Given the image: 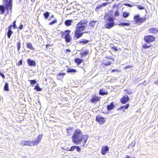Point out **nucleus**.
Wrapping results in <instances>:
<instances>
[{
    "instance_id": "3c124183",
    "label": "nucleus",
    "mask_w": 158,
    "mask_h": 158,
    "mask_svg": "<svg viewBox=\"0 0 158 158\" xmlns=\"http://www.w3.org/2000/svg\"><path fill=\"white\" fill-rule=\"evenodd\" d=\"M12 27H13L12 25H10L8 27V30L11 31V29H12Z\"/></svg>"
},
{
    "instance_id": "f3484780",
    "label": "nucleus",
    "mask_w": 158,
    "mask_h": 158,
    "mask_svg": "<svg viewBox=\"0 0 158 158\" xmlns=\"http://www.w3.org/2000/svg\"><path fill=\"white\" fill-rule=\"evenodd\" d=\"M102 64L106 66L110 65L111 64V62L108 60H104Z\"/></svg>"
},
{
    "instance_id": "7ed1b4c3",
    "label": "nucleus",
    "mask_w": 158,
    "mask_h": 158,
    "mask_svg": "<svg viewBox=\"0 0 158 158\" xmlns=\"http://www.w3.org/2000/svg\"><path fill=\"white\" fill-rule=\"evenodd\" d=\"M12 0H3L4 5H0V14H3L6 10L8 14H11L12 12Z\"/></svg>"
},
{
    "instance_id": "9b49d317",
    "label": "nucleus",
    "mask_w": 158,
    "mask_h": 158,
    "mask_svg": "<svg viewBox=\"0 0 158 158\" xmlns=\"http://www.w3.org/2000/svg\"><path fill=\"white\" fill-rule=\"evenodd\" d=\"M114 22H108L105 25V26L106 28L109 29L112 27L114 26Z\"/></svg>"
},
{
    "instance_id": "a878e982",
    "label": "nucleus",
    "mask_w": 158,
    "mask_h": 158,
    "mask_svg": "<svg viewBox=\"0 0 158 158\" xmlns=\"http://www.w3.org/2000/svg\"><path fill=\"white\" fill-rule=\"evenodd\" d=\"M27 47L30 49L32 50H34V48H33L32 44L31 43H28L27 44Z\"/></svg>"
},
{
    "instance_id": "6ab92c4d",
    "label": "nucleus",
    "mask_w": 158,
    "mask_h": 158,
    "mask_svg": "<svg viewBox=\"0 0 158 158\" xmlns=\"http://www.w3.org/2000/svg\"><path fill=\"white\" fill-rule=\"evenodd\" d=\"M108 93L107 92H106L104 90L101 89L100 90L99 92V94L102 95H107Z\"/></svg>"
},
{
    "instance_id": "39448f33",
    "label": "nucleus",
    "mask_w": 158,
    "mask_h": 158,
    "mask_svg": "<svg viewBox=\"0 0 158 158\" xmlns=\"http://www.w3.org/2000/svg\"><path fill=\"white\" fill-rule=\"evenodd\" d=\"M144 40L146 42L149 43L154 41L155 40V38L154 36L149 35L145 36Z\"/></svg>"
},
{
    "instance_id": "6e6d98bb",
    "label": "nucleus",
    "mask_w": 158,
    "mask_h": 158,
    "mask_svg": "<svg viewBox=\"0 0 158 158\" xmlns=\"http://www.w3.org/2000/svg\"><path fill=\"white\" fill-rule=\"evenodd\" d=\"M66 52H71V51L70 49H67L66 50Z\"/></svg>"
},
{
    "instance_id": "c85d7f7f",
    "label": "nucleus",
    "mask_w": 158,
    "mask_h": 158,
    "mask_svg": "<svg viewBox=\"0 0 158 158\" xmlns=\"http://www.w3.org/2000/svg\"><path fill=\"white\" fill-rule=\"evenodd\" d=\"M118 25L120 26H130V24L128 23H120Z\"/></svg>"
},
{
    "instance_id": "052dcab7",
    "label": "nucleus",
    "mask_w": 158,
    "mask_h": 158,
    "mask_svg": "<svg viewBox=\"0 0 158 158\" xmlns=\"http://www.w3.org/2000/svg\"><path fill=\"white\" fill-rule=\"evenodd\" d=\"M99 9V8H97V7L96 8V9H95V10L96 11H98V10Z\"/></svg>"
},
{
    "instance_id": "dca6fc26",
    "label": "nucleus",
    "mask_w": 158,
    "mask_h": 158,
    "mask_svg": "<svg viewBox=\"0 0 158 158\" xmlns=\"http://www.w3.org/2000/svg\"><path fill=\"white\" fill-rule=\"evenodd\" d=\"M89 54V51L88 50L85 49L84 51L81 52L80 53V55H81L82 56H85Z\"/></svg>"
},
{
    "instance_id": "680f3d73",
    "label": "nucleus",
    "mask_w": 158,
    "mask_h": 158,
    "mask_svg": "<svg viewBox=\"0 0 158 158\" xmlns=\"http://www.w3.org/2000/svg\"><path fill=\"white\" fill-rule=\"evenodd\" d=\"M99 9V8H97V7L96 8V9H95V10L96 11H98V10Z\"/></svg>"
},
{
    "instance_id": "09e8293b",
    "label": "nucleus",
    "mask_w": 158,
    "mask_h": 158,
    "mask_svg": "<svg viewBox=\"0 0 158 158\" xmlns=\"http://www.w3.org/2000/svg\"><path fill=\"white\" fill-rule=\"evenodd\" d=\"M22 62L23 60H21L19 61L18 63V64L19 66H20V65H21L22 64Z\"/></svg>"
},
{
    "instance_id": "6e6552de",
    "label": "nucleus",
    "mask_w": 158,
    "mask_h": 158,
    "mask_svg": "<svg viewBox=\"0 0 158 158\" xmlns=\"http://www.w3.org/2000/svg\"><path fill=\"white\" fill-rule=\"evenodd\" d=\"M42 136V135L41 134L39 135L37 138V140L34 141H33V142H34L33 143L34 146L37 145L41 141Z\"/></svg>"
},
{
    "instance_id": "72a5a7b5",
    "label": "nucleus",
    "mask_w": 158,
    "mask_h": 158,
    "mask_svg": "<svg viewBox=\"0 0 158 158\" xmlns=\"http://www.w3.org/2000/svg\"><path fill=\"white\" fill-rule=\"evenodd\" d=\"M129 15V14L128 13H127L126 12H123V16L124 18H126Z\"/></svg>"
},
{
    "instance_id": "412c9836",
    "label": "nucleus",
    "mask_w": 158,
    "mask_h": 158,
    "mask_svg": "<svg viewBox=\"0 0 158 158\" xmlns=\"http://www.w3.org/2000/svg\"><path fill=\"white\" fill-rule=\"evenodd\" d=\"M89 42V41L88 40H87L85 39H83L81 40L79 42V43L82 44H86L88 43Z\"/></svg>"
},
{
    "instance_id": "864d4df0",
    "label": "nucleus",
    "mask_w": 158,
    "mask_h": 158,
    "mask_svg": "<svg viewBox=\"0 0 158 158\" xmlns=\"http://www.w3.org/2000/svg\"><path fill=\"white\" fill-rule=\"evenodd\" d=\"M23 28V25H20L19 27V29L21 30Z\"/></svg>"
},
{
    "instance_id": "c9c22d12",
    "label": "nucleus",
    "mask_w": 158,
    "mask_h": 158,
    "mask_svg": "<svg viewBox=\"0 0 158 158\" xmlns=\"http://www.w3.org/2000/svg\"><path fill=\"white\" fill-rule=\"evenodd\" d=\"M56 23H57V20L56 19H55L54 20L52 21L49 23V25H53Z\"/></svg>"
},
{
    "instance_id": "cd10ccee",
    "label": "nucleus",
    "mask_w": 158,
    "mask_h": 158,
    "mask_svg": "<svg viewBox=\"0 0 158 158\" xmlns=\"http://www.w3.org/2000/svg\"><path fill=\"white\" fill-rule=\"evenodd\" d=\"M77 70L75 69H71L69 68L67 71V72L69 73H76L77 72Z\"/></svg>"
},
{
    "instance_id": "c03bdc74",
    "label": "nucleus",
    "mask_w": 158,
    "mask_h": 158,
    "mask_svg": "<svg viewBox=\"0 0 158 158\" xmlns=\"http://www.w3.org/2000/svg\"><path fill=\"white\" fill-rule=\"evenodd\" d=\"M76 148V146H73L71 147L70 149L69 150V151H73Z\"/></svg>"
},
{
    "instance_id": "a211bd4d",
    "label": "nucleus",
    "mask_w": 158,
    "mask_h": 158,
    "mask_svg": "<svg viewBox=\"0 0 158 158\" xmlns=\"http://www.w3.org/2000/svg\"><path fill=\"white\" fill-rule=\"evenodd\" d=\"M74 61L77 65H79L83 62L82 60L78 58H75Z\"/></svg>"
},
{
    "instance_id": "0eeeda50",
    "label": "nucleus",
    "mask_w": 158,
    "mask_h": 158,
    "mask_svg": "<svg viewBox=\"0 0 158 158\" xmlns=\"http://www.w3.org/2000/svg\"><path fill=\"white\" fill-rule=\"evenodd\" d=\"M33 141L29 140H24L21 142V144L24 146H34Z\"/></svg>"
},
{
    "instance_id": "393cba45",
    "label": "nucleus",
    "mask_w": 158,
    "mask_h": 158,
    "mask_svg": "<svg viewBox=\"0 0 158 158\" xmlns=\"http://www.w3.org/2000/svg\"><path fill=\"white\" fill-rule=\"evenodd\" d=\"M70 32V30H66L65 31L64 33L62 36H63L64 35L65 36H70L69 33Z\"/></svg>"
},
{
    "instance_id": "9d476101",
    "label": "nucleus",
    "mask_w": 158,
    "mask_h": 158,
    "mask_svg": "<svg viewBox=\"0 0 158 158\" xmlns=\"http://www.w3.org/2000/svg\"><path fill=\"white\" fill-rule=\"evenodd\" d=\"M129 98L127 95H126L123 97L121 100V102L123 103H126L129 100Z\"/></svg>"
},
{
    "instance_id": "c756f323",
    "label": "nucleus",
    "mask_w": 158,
    "mask_h": 158,
    "mask_svg": "<svg viewBox=\"0 0 158 158\" xmlns=\"http://www.w3.org/2000/svg\"><path fill=\"white\" fill-rule=\"evenodd\" d=\"M34 89H36L38 91H40L42 90V89L40 87L38 84L36 85Z\"/></svg>"
},
{
    "instance_id": "473e14b6",
    "label": "nucleus",
    "mask_w": 158,
    "mask_h": 158,
    "mask_svg": "<svg viewBox=\"0 0 158 158\" xmlns=\"http://www.w3.org/2000/svg\"><path fill=\"white\" fill-rule=\"evenodd\" d=\"M44 15L45 17V19H47L48 18L49 15V13L48 12H47L44 14Z\"/></svg>"
},
{
    "instance_id": "5701e85b",
    "label": "nucleus",
    "mask_w": 158,
    "mask_h": 158,
    "mask_svg": "<svg viewBox=\"0 0 158 158\" xmlns=\"http://www.w3.org/2000/svg\"><path fill=\"white\" fill-rule=\"evenodd\" d=\"M64 38L65 40V41L66 43H69L70 42L71 40V37H70V36H65Z\"/></svg>"
},
{
    "instance_id": "49530a36",
    "label": "nucleus",
    "mask_w": 158,
    "mask_h": 158,
    "mask_svg": "<svg viewBox=\"0 0 158 158\" xmlns=\"http://www.w3.org/2000/svg\"><path fill=\"white\" fill-rule=\"evenodd\" d=\"M131 67H132V66L131 65H127L125 67L124 69H126Z\"/></svg>"
},
{
    "instance_id": "69168bd1",
    "label": "nucleus",
    "mask_w": 158,
    "mask_h": 158,
    "mask_svg": "<svg viewBox=\"0 0 158 158\" xmlns=\"http://www.w3.org/2000/svg\"><path fill=\"white\" fill-rule=\"evenodd\" d=\"M84 33H87V32L86 31H85L84 32H83Z\"/></svg>"
},
{
    "instance_id": "f03ea898",
    "label": "nucleus",
    "mask_w": 158,
    "mask_h": 158,
    "mask_svg": "<svg viewBox=\"0 0 158 158\" xmlns=\"http://www.w3.org/2000/svg\"><path fill=\"white\" fill-rule=\"evenodd\" d=\"M87 26V22L84 20H81L76 25V30L74 34L77 39L82 36L84 33H81L85 29Z\"/></svg>"
},
{
    "instance_id": "bb28decb",
    "label": "nucleus",
    "mask_w": 158,
    "mask_h": 158,
    "mask_svg": "<svg viewBox=\"0 0 158 158\" xmlns=\"http://www.w3.org/2000/svg\"><path fill=\"white\" fill-rule=\"evenodd\" d=\"M135 145V142L133 141L128 146V148H132L134 147Z\"/></svg>"
},
{
    "instance_id": "bf43d9fd",
    "label": "nucleus",
    "mask_w": 158,
    "mask_h": 158,
    "mask_svg": "<svg viewBox=\"0 0 158 158\" xmlns=\"http://www.w3.org/2000/svg\"><path fill=\"white\" fill-rule=\"evenodd\" d=\"M54 16L53 15H52L51 16V17H50L51 19L52 18H54Z\"/></svg>"
},
{
    "instance_id": "8fccbe9b",
    "label": "nucleus",
    "mask_w": 158,
    "mask_h": 158,
    "mask_svg": "<svg viewBox=\"0 0 158 158\" xmlns=\"http://www.w3.org/2000/svg\"><path fill=\"white\" fill-rule=\"evenodd\" d=\"M76 150L77 152H79L80 151L81 149L80 147H76Z\"/></svg>"
},
{
    "instance_id": "4d7b16f0",
    "label": "nucleus",
    "mask_w": 158,
    "mask_h": 158,
    "mask_svg": "<svg viewBox=\"0 0 158 158\" xmlns=\"http://www.w3.org/2000/svg\"><path fill=\"white\" fill-rule=\"evenodd\" d=\"M111 71L112 72H114L115 71H117V69H113V70H112Z\"/></svg>"
},
{
    "instance_id": "37998d69",
    "label": "nucleus",
    "mask_w": 158,
    "mask_h": 158,
    "mask_svg": "<svg viewBox=\"0 0 158 158\" xmlns=\"http://www.w3.org/2000/svg\"><path fill=\"white\" fill-rule=\"evenodd\" d=\"M16 22V21H14L13 23V25L12 26L13 27L14 29H15V28H17L16 25L15 24Z\"/></svg>"
},
{
    "instance_id": "aec40b11",
    "label": "nucleus",
    "mask_w": 158,
    "mask_h": 158,
    "mask_svg": "<svg viewBox=\"0 0 158 158\" xmlns=\"http://www.w3.org/2000/svg\"><path fill=\"white\" fill-rule=\"evenodd\" d=\"M72 22L71 20H67L65 21L64 24L67 26H69L71 25Z\"/></svg>"
},
{
    "instance_id": "a18cd8bd",
    "label": "nucleus",
    "mask_w": 158,
    "mask_h": 158,
    "mask_svg": "<svg viewBox=\"0 0 158 158\" xmlns=\"http://www.w3.org/2000/svg\"><path fill=\"white\" fill-rule=\"evenodd\" d=\"M108 5V2H105V3H103L102 4H101L102 7L105 6H106Z\"/></svg>"
},
{
    "instance_id": "ddd939ff",
    "label": "nucleus",
    "mask_w": 158,
    "mask_h": 158,
    "mask_svg": "<svg viewBox=\"0 0 158 158\" xmlns=\"http://www.w3.org/2000/svg\"><path fill=\"white\" fill-rule=\"evenodd\" d=\"M149 32L153 34L156 33L158 32V29L155 27H152L150 28L149 30Z\"/></svg>"
},
{
    "instance_id": "de8ad7c7",
    "label": "nucleus",
    "mask_w": 158,
    "mask_h": 158,
    "mask_svg": "<svg viewBox=\"0 0 158 158\" xmlns=\"http://www.w3.org/2000/svg\"><path fill=\"white\" fill-rule=\"evenodd\" d=\"M65 74V73H60L58 74L59 76H64Z\"/></svg>"
},
{
    "instance_id": "338daca9",
    "label": "nucleus",
    "mask_w": 158,
    "mask_h": 158,
    "mask_svg": "<svg viewBox=\"0 0 158 158\" xmlns=\"http://www.w3.org/2000/svg\"><path fill=\"white\" fill-rule=\"evenodd\" d=\"M35 0H31V1H33V2H34V1Z\"/></svg>"
},
{
    "instance_id": "423d86ee",
    "label": "nucleus",
    "mask_w": 158,
    "mask_h": 158,
    "mask_svg": "<svg viewBox=\"0 0 158 158\" xmlns=\"http://www.w3.org/2000/svg\"><path fill=\"white\" fill-rule=\"evenodd\" d=\"M96 120L101 124H103L106 120L105 118L100 115H98L96 117Z\"/></svg>"
},
{
    "instance_id": "5fc2aeb1",
    "label": "nucleus",
    "mask_w": 158,
    "mask_h": 158,
    "mask_svg": "<svg viewBox=\"0 0 158 158\" xmlns=\"http://www.w3.org/2000/svg\"><path fill=\"white\" fill-rule=\"evenodd\" d=\"M102 7V5H98L97 6V8L101 9Z\"/></svg>"
},
{
    "instance_id": "f257e3e1",
    "label": "nucleus",
    "mask_w": 158,
    "mask_h": 158,
    "mask_svg": "<svg viewBox=\"0 0 158 158\" xmlns=\"http://www.w3.org/2000/svg\"><path fill=\"white\" fill-rule=\"evenodd\" d=\"M87 139V135H83L81 131L78 129L75 131L72 137L73 142L76 144L81 143V147L85 146Z\"/></svg>"
},
{
    "instance_id": "603ef678",
    "label": "nucleus",
    "mask_w": 158,
    "mask_h": 158,
    "mask_svg": "<svg viewBox=\"0 0 158 158\" xmlns=\"http://www.w3.org/2000/svg\"><path fill=\"white\" fill-rule=\"evenodd\" d=\"M124 5L127 6H129V7H131L132 6V5H131L129 4H125Z\"/></svg>"
},
{
    "instance_id": "7c9ffc66",
    "label": "nucleus",
    "mask_w": 158,
    "mask_h": 158,
    "mask_svg": "<svg viewBox=\"0 0 158 158\" xmlns=\"http://www.w3.org/2000/svg\"><path fill=\"white\" fill-rule=\"evenodd\" d=\"M13 33V32L12 31H9L8 30L7 33V37L9 38H10L11 36V35Z\"/></svg>"
},
{
    "instance_id": "1a4fd4ad",
    "label": "nucleus",
    "mask_w": 158,
    "mask_h": 158,
    "mask_svg": "<svg viewBox=\"0 0 158 158\" xmlns=\"http://www.w3.org/2000/svg\"><path fill=\"white\" fill-rule=\"evenodd\" d=\"M109 151V148L107 146H103L101 149V152L103 155H105L106 154L107 152Z\"/></svg>"
},
{
    "instance_id": "0e129e2a",
    "label": "nucleus",
    "mask_w": 158,
    "mask_h": 158,
    "mask_svg": "<svg viewBox=\"0 0 158 158\" xmlns=\"http://www.w3.org/2000/svg\"><path fill=\"white\" fill-rule=\"evenodd\" d=\"M51 19L50 18H49V20H51Z\"/></svg>"
},
{
    "instance_id": "f704fd0d",
    "label": "nucleus",
    "mask_w": 158,
    "mask_h": 158,
    "mask_svg": "<svg viewBox=\"0 0 158 158\" xmlns=\"http://www.w3.org/2000/svg\"><path fill=\"white\" fill-rule=\"evenodd\" d=\"M30 82V84L31 85H33L35 84L36 82V81L35 80H29Z\"/></svg>"
},
{
    "instance_id": "774afa93",
    "label": "nucleus",
    "mask_w": 158,
    "mask_h": 158,
    "mask_svg": "<svg viewBox=\"0 0 158 158\" xmlns=\"http://www.w3.org/2000/svg\"><path fill=\"white\" fill-rule=\"evenodd\" d=\"M125 91H127V90H126V89H125Z\"/></svg>"
},
{
    "instance_id": "ea45409f",
    "label": "nucleus",
    "mask_w": 158,
    "mask_h": 158,
    "mask_svg": "<svg viewBox=\"0 0 158 158\" xmlns=\"http://www.w3.org/2000/svg\"><path fill=\"white\" fill-rule=\"evenodd\" d=\"M137 8L140 10H142L144 9V7L142 6L137 5Z\"/></svg>"
},
{
    "instance_id": "f8f14e48",
    "label": "nucleus",
    "mask_w": 158,
    "mask_h": 158,
    "mask_svg": "<svg viewBox=\"0 0 158 158\" xmlns=\"http://www.w3.org/2000/svg\"><path fill=\"white\" fill-rule=\"evenodd\" d=\"M27 62L28 65L30 66H35L36 65L35 62V61L31 60L30 59H29L27 60Z\"/></svg>"
},
{
    "instance_id": "e433bc0d",
    "label": "nucleus",
    "mask_w": 158,
    "mask_h": 158,
    "mask_svg": "<svg viewBox=\"0 0 158 158\" xmlns=\"http://www.w3.org/2000/svg\"><path fill=\"white\" fill-rule=\"evenodd\" d=\"M20 45H21V43L20 41L18 42L17 44V47L18 49V51L19 52L20 50Z\"/></svg>"
},
{
    "instance_id": "2eb2a0df",
    "label": "nucleus",
    "mask_w": 158,
    "mask_h": 158,
    "mask_svg": "<svg viewBox=\"0 0 158 158\" xmlns=\"http://www.w3.org/2000/svg\"><path fill=\"white\" fill-rule=\"evenodd\" d=\"M114 107V105L113 102H111L110 105L107 106V109L108 110H111L113 109Z\"/></svg>"
},
{
    "instance_id": "2f4dec72",
    "label": "nucleus",
    "mask_w": 158,
    "mask_h": 158,
    "mask_svg": "<svg viewBox=\"0 0 158 158\" xmlns=\"http://www.w3.org/2000/svg\"><path fill=\"white\" fill-rule=\"evenodd\" d=\"M4 90L6 91L9 90L8 84L7 83H6L5 84L4 86Z\"/></svg>"
},
{
    "instance_id": "b1692460",
    "label": "nucleus",
    "mask_w": 158,
    "mask_h": 158,
    "mask_svg": "<svg viewBox=\"0 0 158 158\" xmlns=\"http://www.w3.org/2000/svg\"><path fill=\"white\" fill-rule=\"evenodd\" d=\"M72 129L73 128L71 127H69L67 129V133L69 134V135H68V136L71 134L72 132Z\"/></svg>"
},
{
    "instance_id": "4be33fe9",
    "label": "nucleus",
    "mask_w": 158,
    "mask_h": 158,
    "mask_svg": "<svg viewBox=\"0 0 158 158\" xmlns=\"http://www.w3.org/2000/svg\"><path fill=\"white\" fill-rule=\"evenodd\" d=\"M98 22V21H91L89 23V25L91 27H94V26L96 23Z\"/></svg>"
},
{
    "instance_id": "58836bf2",
    "label": "nucleus",
    "mask_w": 158,
    "mask_h": 158,
    "mask_svg": "<svg viewBox=\"0 0 158 158\" xmlns=\"http://www.w3.org/2000/svg\"><path fill=\"white\" fill-rule=\"evenodd\" d=\"M108 20L109 22H114L113 19L111 17H108Z\"/></svg>"
},
{
    "instance_id": "79ce46f5",
    "label": "nucleus",
    "mask_w": 158,
    "mask_h": 158,
    "mask_svg": "<svg viewBox=\"0 0 158 158\" xmlns=\"http://www.w3.org/2000/svg\"><path fill=\"white\" fill-rule=\"evenodd\" d=\"M129 106V105L128 104H127L126 105L122 106L121 107V108H125V109H127L128 108Z\"/></svg>"
},
{
    "instance_id": "a19ab883",
    "label": "nucleus",
    "mask_w": 158,
    "mask_h": 158,
    "mask_svg": "<svg viewBox=\"0 0 158 158\" xmlns=\"http://www.w3.org/2000/svg\"><path fill=\"white\" fill-rule=\"evenodd\" d=\"M119 15L118 11L117 10L114 13V15L115 17L118 16Z\"/></svg>"
},
{
    "instance_id": "20e7f679",
    "label": "nucleus",
    "mask_w": 158,
    "mask_h": 158,
    "mask_svg": "<svg viewBox=\"0 0 158 158\" xmlns=\"http://www.w3.org/2000/svg\"><path fill=\"white\" fill-rule=\"evenodd\" d=\"M134 19L135 20L136 23L139 24L144 22L145 21L146 18H140L139 16L137 15L134 17Z\"/></svg>"
},
{
    "instance_id": "e2e57ef3",
    "label": "nucleus",
    "mask_w": 158,
    "mask_h": 158,
    "mask_svg": "<svg viewBox=\"0 0 158 158\" xmlns=\"http://www.w3.org/2000/svg\"><path fill=\"white\" fill-rule=\"evenodd\" d=\"M125 158H130L129 156L128 155H127Z\"/></svg>"
},
{
    "instance_id": "4c0bfd02",
    "label": "nucleus",
    "mask_w": 158,
    "mask_h": 158,
    "mask_svg": "<svg viewBox=\"0 0 158 158\" xmlns=\"http://www.w3.org/2000/svg\"><path fill=\"white\" fill-rule=\"evenodd\" d=\"M151 46V45H148L146 44H145L143 45L142 47L143 48H149Z\"/></svg>"
},
{
    "instance_id": "13d9d810",
    "label": "nucleus",
    "mask_w": 158,
    "mask_h": 158,
    "mask_svg": "<svg viewBox=\"0 0 158 158\" xmlns=\"http://www.w3.org/2000/svg\"><path fill=\"white\" fill-rule=\"evenodd\" d=\"M50 46V44H47L46 45V47L47 48H48L49 46Z\"/></svg>"
},
{
    "instance_id": "4468645a",
    "label": "nucleus",
    "mask_w": 158,
    "mask_h": 158,
    "mask_svg": "<svg viewBox=\"0 0 158 158\" xmlns=\"http://www.w3.org/2000/svg\"><path fill=\"white\" fill-rule=\"evenodd\" d=\"M100 98L95 95L91 99V101L92 102H96L100 100Z\"/></svg>"
}]
</instances>
